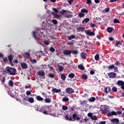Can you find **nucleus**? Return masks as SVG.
Segmentation results:
<instances>
[{
    "mask_svg": "<svg viewBox=\"0 0 124 124\" xmlns=\"http://www.w3.org/2000/svg\"><path fill=\"white\" fill-rule=\"evenodd\" d=\"M3 72H4V73H8L10 74V75H13L14 76V75H16V73H17V70L16 68H13L11 67H9V66H7L5 70H3Z\"/></svg>",
    "mask_w": 124,
    "mask_h": 124,
    "instance_id": "nucleus-1",
    "label": "nucleus"
},
{
    "mask_svg": "<svg viewBox=\"0 0 124 124\" xmlns=\"http://www.w3.org/2000/svg\"><path fill=\"white\" fill-rule=\"evenodd\" d=\"M100 111L102 112L103 114H108V113L110 112H109V109H108V108L105 107H103L102 108H101Z\"/></svg>",
    "mask_w": 124,
    "mask_h": 124,
    "instance_id": "nucleus-2",
    "label": "nucleus"
},
{
    "mask_svg": "<svg viewBox=\"0 0 124 124\" xmlns=\"http://www.w3.org/2000/svg\"><path fill=\"white\" fill-rule=\"evenodd\" d=\"M117 85L121 86V89L124 91V82L123 80H118L117 82Z\"/></svg>",
    "mask_w": 124,
    "mask_h": 124,
    "instance_id": "nucleus-3",
    "label": "nucleus"
},
{
    "mask_svg": "<svg viewBox=\"0 0 124 124\" xmlns=\"http://www.w3.org/2000/svg\"><path fill=\"white\" fill-rule=\"evenodd\" d=\"M65 92L67 93H68V94H71V93H74V90L70 87L67 88L65 89Z\"/></svg>",
    "mask_w": 124,
    "mask_h": 124,
    "instance_id": "nucleus-4",
    "label": "nucleus"
},
{
    "mask_svg": "<svg viewBox=\"0 0 124 124\" xmlns=\"http://www.w3.org/2000/svg\"><path fill=\"white\" fill-rule=\"evenodd\" d=\"M108 75L109 78L111 79H114L116 78V76H117V74L114 72H110L108 73Z\"/></svg>",
    "mask_w": 124,
    "mask_h": 124,
    "instance_id": "nucleus-5",
    "label": "nucleus"
},
{
    "mask_svg": "<svg viewBox=\"0 0 124 124\" xmlns=\"http://www.w3.org/2000/svg\"><path fill=\"white\" fill-rule=\"evenodd\" d=\"M38 74L39 76L42 77V79H45V73L44 72V71L41 70L38 72Z\"/></svg>",
    "mask_w": 124,
    "mask_h": 124,
    "instance_id": "nucleus-6",
    "label": "nucleus"
},
{
    "mask_svg": "<svg viewBox=\"0 0 124 124\" xmlns=\"http://www.w3.org/2000/svg\"><path fill=\"white\" fill-rule=\"evenodd\" d=\"M63 54L65 56H69L71 54V50L69 49H65L63 51Z\"/></svg>",
    "mask_w": 124,
    "mask_h": 124,
    "instance_id": "nucleus-7",
    "label": "nucleus"
},
{
    "mask_svg": "<svg viewBox=\"0 0 124 124\" xmlns=\"http://www.w3.org/2000/svg\"><path fill=\"white\" fill-rule=\"evenodd\" d=\"M85 32L86 34H87V35H90V36H93L94 35V32H92L90 30H86L85 31Z\"/></svg>",
    "mask_w": 124,
    "mask_h": 124,
    "instance_id": "nucleus-8",
    "label": "nucleus"
},
{
    "mask_svg": "<svg viewBox=\"0 0 124 124\" xmlns=\"http://www.w3.org/2000/svg\"><path fill=\"white\" fill-rule=\"evenodd\" d=\"M8 59L9 61V62L11 63V65L12 66H13V65H14V64H13V62H12V60H13V56H12V55L10 54L8 56Z\"/></svg>",
    "mask_w": 124,
    "mask_h": 124,
    "instance_id": "nucleus-9",
    "label": "nucleus"
},
{
    "mask_svg": "<svg viewBox=\"0 0 124 124\" xmlns=\"http://www.w3.org/2000/svg\"><path fill=\"white\" fill-rule=\"evenodd\" d=\"M65 119L66 121H74L72 120V115L71 113L70 114H67L65 116Z\"/></svg>",
    "mask_w": 124,
    "mask_h": 124,
    "instance_id": "nucleus-10",
    "label": "nucleus"
},
{
    "mask_svg": "<svg viewBox=\"0 0 124 124\" xmlns=\"http://www.w3.org/2000/svg\"><path fill=\"white\" fill-rule=\"evenodd\" d=\"M117 113L116 111H112L111 112H108V117H111L112 116H117Z\"/></svg>",
    "mask_w": 124,
    "mask_h": 124,
    "instance_id": "nucleus-11",
    "label": "nucleus"
},
{
    "mask_svg": "<svg viewBox=\"0 0 124 124\" xmlns=\"http://www.w3.org/2000/svg\"><path fill=\"white\" fill-rule=\"evenodd\" d=\"M119 45H122V42L116 40L114 46L115 47H118V48H120V46Z\"/></svg>",
    "mask_w": 124,
    "mask_h": 124,
    "instance_id": "nucleus-12",
    "label": "nucleus"
},
{
    "mask_svg": "<svg viewBox=\"0 0 124 124\" xmlns=\"http://www.w3.org/2000/svg\"><path fill=\"white\" fill-rule=\"evenodd\" d=\"M80 56H81V58L83 59L84 60H86L87 58V53L85 52H82L80 54Z\"/></svg>",
    "mask_w": 124,
    "mask_h": 124,
    "instance_id": "nucleus-13",
    "label": "nucleus"
},
{
    "mask_svg": "<svg viewBox=\"0 0 124 124\" xmlns=\"http://www.w3.org/2000/svg\"><path fill=\"white\" fill-rule=\"evenodd\" d=\"M105 93H109V92H110V91H111V88H110V86H108L107 87H106L105 88Z\"/></svg>",
    "mask_w": 124,
    "mask_h": 124,
    "instance_id": "nucleus-14",
    "label": "nucleus"
},
{
    "mask_svg": "<svg viewBox=\"0 0 124 124\" xmlns=\"http://www.w3.org/2000/svg\"><path fill=\"white\" fill-rule=\"evenodd\" d=\"M112 123H115L116 124H119V122L120 120L118 119V118H113L111 120Z\"/></svg>",
    "mask_w": 124,
    "mask_h": 124,
    "instance_id": "nucleus-15",
    "label": "nucleus"
},
{
    "mask_svg": "<svg viewBox=\"0 0 124 124\" xmlns=\"http://www.w3.org/2000/svg\"><path fill=\"white\" fill-rule=\"evenodd\" d=\"M21 67H22L23 69H27V68H28V65L26 63H21Z\"/></svg>",
    "mask_w": 124,
    "mask_h": 124,
    "instance_id": "nucleus-16",
    "label": "nucleus"
},
{
    "mask_svg": "<svg viewBox=\"0 0 124 124\" xmlns=\"http://www.w3.org/2000/svg\"><path fill=\"white\" fill-rule=\"evenodd\" d=\"M90 22V18L86 17L83 20V21H82V24H85V23H86V24H87V23Z\"/></svg>",
    "mask_w": 124,
    "mask_h": 124,
    "instance_id": "nucleus-17",
    "label": "nucleus"
},
{
    "mask_svg": "<svg viewBox=\"0 0 124 124\" xmlns=\"http://www.w3.org/2000/svg\"><path fill=\"white\" fill-rule=\"evenodd\" d=\"M8 85L10 87H13V86H14V82H13V81H12V80H9Z\"/></svg>",
    "mask_w": 124,
    "mask_h": 124,
    "instance_id": "nucleus-18",
    "label": "nucleus"
},
{
    "mask_svg": "<svg viewBox=\"0 0 124 124\" xmlns=\"http://www.w3.org/2000/svg\"><path fill=\"white\" fill-rule=\"evenodd\" d=\"M113 31H114V28L113 27H108L107 28V31H108V32H109V33L112 32Z\"/></svg>",
    "mask_w": 124,
    "mask_h": 124,
    "instance_id": "nucleus-19",
    "label": "nucleus"
},
{
    "mask_svg": "<svg viewBox=\"0 0 124 124\" xmlns=\"http://www.w3.org/2000/svg\"><path fill=\"white\" fill-rule=\"evenodd\" d=\"M24 58H26V59H29L30 57H31V55L30 53L28 52H26L24 55H23Z\"/></svg>",
    "mask_w": 124,
    "mask_h": 124,
    "instance_id": "nucleus-20",
    "label": "nucleus"
},
{
    "mask_svg": "<svg viewBox=\"0 0 124 124\" xmlns=\"http://www.w3.org/2000/svg\"><path fill=\"white\" fill-rule=\"evenodd\" d=\"M45 103H51V99L49 98H46L45 99Z\"/></svg>",
    "mask_w": 124,
    "mask_h": 124,
    "instance_id": "nucleus-21",
    "label": "nucleus"
},
{
    "mask_svg": "<svg viewBox=\"0 0 124 124\" xmlns=\"http://www.w3.org/2000/svg\"><path fill=\"white\" fill-rule=\"evenodd\" d=\"M52 92H53L54 93H61V89L58 90L56 88H53L52 90Z\"/></svg>",
    "mask_w": 124,
    "mask_h": 124,
    "instance_id": "nucleus-22",
    "label": "nucleus"
},
{
    "mask_svg": "<svg viewBox=\"0 0 124 124\" xmlns=\"http://www.w3.org/2000/svg\"><path fill=\"white\" fill-rule=\"evenodd\" d=\"M77 31H85V28L84 27H78L77 28Z\"/></svg>",
    "mask_w": 124,
    "mask_h": 124,
    "instance_id": "nucleus-23",
    "label": "nucleus"
},
{
    "mask_svg": "<svg viewBox=\"0 0 124 124\" xmlns=\"http://www.w3.org/2000/svg\"><path fill=\"white\" fill-rule=\"evenodd\" d=\"M36 98L38 101H42L43 100V98L41 97L40 95L36 96Z\"/></svg>",
    "mask_w": 124,
    "mask_h": 124,
    "instance_id": "nucleus-24",
    "label": "nucleus"
},
{
    "mask_svg": "<svg viewBox=\"0 0 124 124\" xmlns=\"http://www.w3.org/2000/svg\"><path fill=\"white\" fill-rule=\"evenodd\" d=\"M88 100L89 102H94V101H95V98H94V97H91Z\"/></svg>",
    "mask_w": 124,
    "mask_h": 124,
    "instance_id": "nucleus-25",
    "label": "nucleus"
},
{
    "mask_svg": "<svg viewBox=\"0 0 124 124\" xmlns=\"http://www.w3.org/2000/svg\"><path fill=\"white\" fill-rule=\"evenodd\" d=\"M32 36L35 39V40H37V37H36V32L35 31H33L32 32Z\"/></svg>",
    "mask_w": 124,
    "mask_h": 124,
    "instance_id": "nucleus-26",
    "label": "nucleus"
},
{
    "mask_svg": "<svg viewBox=\"0 0 124 124\" xmlns=\"http://www.w3.org/2000/svg\"><path fill=\"white\" fill-rule=\"evenodd\" d=\"M114 64H111L108 66V70H111L112 69H113V68H114Z\"/></svg>",
    "mask_w": 124,
    "mask_h": 124,
    "instance_id": "nucleus-27",
    "label": "nucleus"
},
{
    "mask_svg": "<svg viewBox=\"0 0 124 124\" xmlns=\"http://www.w3.org/2000/svg\"><path fill=\"white\" fill-rule=\"evenodd\" d=\"M28 101H29V102H30V103H33V102H34V99H33V98L30 97V98L28 99Z\"/></svg>",
    "mask_w": 124,
    "mask_h": 124,
    "instance_id": "nucleus-28",
    "label": "nucleus"
},
{
    "mask_svg": "<svg viewBox=\"0 0 124 124\" xmlns=\"http://www.w3.org/2000/svg\"><path fill=\"white\" fill-rule=\"evenodd\" d=\"M61 78L62 80H63V81H65V79H66V76L64 74H62L61 75Z\"/></svg>",
    "mask_w": 124,
    "mask_h": 124,
    "instance_id": "nucleus-29",
    "label": "nucleus"
},
{
    "mask_svg": "<svg viewBox=\"0 0 124 124\" xmlns=\"http://www.w3.org/2000/svg\"><path fill=\"white\" fill-rule=\"evenodd\" d=\"M74 38H75V35H70L68 37V40H71V39H74Z\"/></svg>",
    "mask_w": 124,
    "mask_h": 124,
    "instance_id": "nucleus-30",
    "label": "nucleus"
},
{
    "mask_svg": "<svg viewBox=\"0 0 124 124\" xmlns=\"http://www.w3.org/2000/svg\"><path fill=\"white\" fill-rule=\"evenodd\" d=\"M78 68L80 69V70H84V69H85V67H84V66H83L82 64L78 65Z\"/></svg>",
    "mask_w": 124,
    "mask_h": 124,
    "instance_id": "nucleus-31",
    "label": "nucleus"
},
{
    "mask_svg": "<svg viewBox=\"0 0 124 124\" xmlns=\"http://www.w3.org/2000/svg\"><path fill=\"white\" fill-rule=\"evenodd\" d=\"M62 101L63 102H66V101H69V99L67 97H63L62 99Z\"/></svg>",
    "mask_w": 124,
    "mask_h": 124,
    "instance_id": "nucleus-32",
    "label": "nucleus"
},
{
    "mask_svg": "<svg viewBox=\"0 0 124 124\" xmlns=\"http://www.w3.org/2000/svg\"><path fill=\"white\" fill-rule=\"evenodd\" d=\"M73 54V55H77L78 54V50H71V54Z\"/></svg>",
    "mask_w": 124,
    "mask_h": 124,
    "instance_id": "nucleus-33",
    "label": "nucleus"
},
{
    "mask_svg": "<svg viewBox=\"0 0 124 124\" xmlns=\"http://www.w3.org/2000/svg\"><path fill=\"white\" fill-rule=\"evenodd\" d=\"M113 23H114V24H120V20L117 18H114L113 19Z\"/></svg>",
    "mask_w": 124,
    "mask_h": 124,
    "instance_id": "nucleus-34",
    "label": "nucleus"
},
{
    "mask_svg": "<svg viewBox=\"0 0 124 124\" xmlns=\"http://www.w3.org/2000/svg\"><path fill=\"white\" fill-rule=\"evenodd\" d=\"M78 16L79 17V18H82L85 16V14H83L82 12L79 13Z\"/></svg>",
    "mask_w": 124,
    "mask_h": 124,
    "instance_id": "nucleus-35",
    "label": "nucleus"
},
{
    "mask_svg": "<svg viewBox=\"0 0 124 124\" xmlns=\"http://www.w3.org/2000/svg\"><path fill=\"white\" fill-rule=\"evenodd\" d=\"M91 119V120H93V121H96V120H97V117L95 115H92Z\"/></svg>",
    "mask_w": 124,
    "mask_h": 124,
    "instance_id": "nucleus-36",
    "label": "nucleus"
},
{
    "mask_svg": "<svg viewBox=\"0 0 124 124\" xmlns=\"http://www.w3.org/2000/svg\"><path fill=\"white\" fill-rule=\"evenodd\" d=\"M81 13H88V11L86 9H82L81 10Z\"/></svg>",
    "mask_w": 124,
    "mask_h": 124,
    "instance_id": "nucleus-37",
    "label": "nucleus"
},
{
    "mask_svg": "<svg viewBox=\"0 0 124 124\" xmlns=\"http://www.w3.org/2000/svg\"><path fill=\"white\" fill-rule=\"evenodd\" d=\"M74 76H75V75L73 73H71L68 75L69 78H74Z\"/></svg>",
    "mask_w": 124,
    "mask_h": 124,
    "instance_id": "nucleus-38",
    "label": "nucleus"
},
{
    "mask_svg": "<svg viewBox=\"0 0 124 124\" xmlns=\"http://www.w3.org/2000/svg\"><path fill=\"white\" fill-rule=\"evenodd\" d=\"M95 61H99V55L96 54L94 57Z\"/></svg>",
    "mask_w": 124,
    "mask_h": 124,
    "instance_id": "nucleus-39",
    "label": "nucleus"
},
{
    "mask_svg": "<svg viewBox=\"0 0 124 124\" xmlns=\"http://www.w3.org/2000/svg\"><path fill=\"white\" fill-rule=\"evenodd\" d=\"M80 105H85L87 103V101L84 100V101H80Z\"/></svg>",
    "mask_w": 124,
    "mask_h": 124,
    "instance_id": "nucleus-40",
    "label": "nucleus"
},
{
    "mask_svg": "<svg viewBox=\"0 0 124 124\" xmlns=\"http://www.w3.org/2000/svg\"><path fill=\"white\" fill-rule=\"evenodd\" d=\"M28 97H22V101L23 102H26L28 101Z\"/></svg>",
    "mask_w": 124,
    "mask_h": 124,
    "instance_id": "nucleus-41",
    "label": "nucleus"
},
{
    "mask_svg": "<svg viewBox=\"0 0 124 124\" xmlns=\"http://www.w3.org/2000/svg\"><path fill=\"white\" fill-rule=\"evenodd\" d=\"M44 43V44H45V45H46V46H48L49 45V44H50V42H49V41H47V40H45Z\"/></svg>",
    "mask_w": 124,
    "mask_h": 124,
    "instance_id": "nucleus-42",
    "label": "nucleus"
},
{
    "mask_svg": "<svg viewBox=\"0 0 124 124\" xmlns=\"http://www.w3.org/2000/svg\"><path fill=\"white\" fill-rule=\"evenodd\" d=\"M48 77L49 78H54V77H55V74H49L48 75Z\"/></svg>",
    "mask_w": 124,
    "mask_h": 124,
    "instance_id": "nucleus-43",
    "label": "nucleus"
},
{
    "mask_svg": "<svg viewBox=\"0 0 124 124\" xmlns=\"http://www.w3.org/2000/svg\"><path fill=\"white\" fill-rule=\"evenodd\" d=\"M62 110H63L64 111H65V110H67V109H68V108L66 106L63 105V106H62Z\"/></svg>",
    "mask_w": 124,
    "mask_h": 124,
    "instance_id": "nucleus-44",
    "label": "nucleus"
},
{
    "mask_svg": "<svg viewBox=\"0 0 124 124\" xmlns=\"http://www.w3.org/2000/svg\"><path fill=\"white\" fill-rule=\"evenodd\" d=\"M2 59L5 63H6L7 62H8V60H7V57H3L2 58Z\"/></svg>",
    "mask_w": 124,
    "mask_h": 124,
    "instance_id": "nucleus-45",
    "label": "nucleus"
},
{
    "mask_svg": "<svg viewBox=\"0 0 124 124\" xmlns=\"http://www.w3.org/2000/svg\"><path fill=\"white\" fill-rule=\"evenodd\" d=\"M111 90L113 91L114 93H117L118 92V89L115 87L112 88Z\"/></svg>",
    "mask_w": 124,
    "mask_h": 124,
    "instance_id": "nucleus-46",
    "label": "nucleus"
},
{
    "mask_svg": "<svg viewBox=\"0 0 124 124\" xmlns=\"http://www.w3.org/2000/svg\"><path fill=\"white\" fill-rule=\"evenodd\" d=\"M58 69L59 71L61 72L63 70V67H62V66H59L58 67Z\"/></svg>",
    "mask_w": 124,
    "mask_h": 124,
    "instance_id": "nucleus-47",
    "label": "nucleus"
},
{
    "mask_svg": "<svg viewBox=\"0 0 124 124\" xmlns=\"http://www.w3.org/2000/svg\"><path fill=\"white\" fill-rule=\"evenodd\" d=\"M72 117L74 121H75V120L76 119V118H77V114L74 113L73 114Z\"/></svg>",
    "mask_w": 124,
    "mask_h": 124,
    "instance_id": "nucleus-48",
    "label": "nucleus"
},
{
    "mask_svg": "<svg viewBox=\"0 0 124 124\" xmlns=\"http://www.w3.org/2000/svg\"><path fill=\"white\" fill-rule=\"evenodd\" d=\"M30 62L32 63H36L37 62H36V60L35 59H31Z\"/></svg>",
    "mask_w": 124,
    "mask_h": 124,
    "instance_id": "nucleus-49",
    "label": "nucleus"
},
{
    "mask_svg": "<svg viewBox=\"0 0 124 124\" xmlns=\"http://www.w3.org/2000/svg\"><path fill=\"white\" fill-rule=\"evenodd\" d=\"M52 22L53 24H54V25H57V24H58V21L56 19L52 20Z\"/></svg>",
    "mask_w": 124,
    "mask_h": 124,
    "instance_id": "nucleus-50",
    "label": "nucleus"
},
{
    "mask_svg": "<svg viewBox=\"0 0 124 124\" xmlns=\"http://www.w3.org/2000/svg\"><path fill=\"white\" fill-rule=\"evenodd\" d=\"M82 79H83V80H86L88 79V76L86 75H83L82 76Z\"/></svg>",
    "mask_w": 124,
    "mask_h": 124,
    "instance_id": "nucleus-51",
    "label": "nucleus"
},
{
    "mask_svg": "<svg viewBox=\"0 0 124 124\" xmlns=\"http://www.w3.org/2000/svg\"><path fill=\"white\" fill-rule=\"evenodd\" d=\"M109 11H110V8L109 7H107L105 9V12H106V13H108V12H109Z\"/></svg>",
    "mask_w": 124,
    "mask_h": 124,
    "instance_id": "nucleus-52",
    "label": "nucleus"
},
{
    "mask_svg": "<svg viewBox=\"0 0 124 124\" xmlns=\"http://www.w3.org/2000/svg\"><path fill=\"white\" fill-rule=\"evenodd\" d=\"M49 50L50 51V52H52V53H54V52H55V48H54V47L52 46L50 47Z\"/></svg>",
    "mask_w": 124,
    "mask_h": 124,
    "instance_id": "nucleus-53",
    "label": "nucleus"
},
{
    "mask_svg": "<svg viewBox=\"0 0 124 124\" xmlns=\"http://www.w3.org/2000/svg\"><path fill=\"white\" fill-rule=\"evenodd\" d=\"M65 17H66V18H72V17H73V16L71 15H66L65 16Z\"/></svg>",
    "mask_w": 124,
    "mask_h": 124,
    "instance_id": "nucleus-54",
    "label": "nucleus"
},
{
    "mask_svg": "<svg viewBox=\"0 0 124 124\" xmlns=\"http://www.w3.org/2000/svg\"><path fill=\"white\" fill-rule=\"evenodd\" d=\"M43 114H45V115H49V113H48V112H47L46 109L44 110L43 111Z\"/></svg>",
    "mask_w": 124,
    "mask_h": 124,
    "instance_id": "nucleus-55",
    "label": "nucleus"
},
{
    "mask_svg": "<svg viewBox=\"0 0 124 124\" xmlns=\"http://www.w3.org/2000/svg\"><path fill=\"white\" fill-rule=\"evenodd\" d=\"M88 116L90 118V119L92 118V117L93 116V113L89 112L88 113Z\"/></svg>",
    "mask_w": 124,
    "mask_h": 124,
    "instance_id": "nucleus-56",
    "label": "nucleus"
},
{
    "mask_svg": "<svg viewBox=\"0 0 124 124\" xmlns=\"http://www.w3.org/2000/svg\"><path fill=\"white\" fill-rule=\"evenodd\" d=\"M73 44H74V43L72 42H68V43L67 44V45H70V46H72V45H73Z\"/></svg>",
    "mask_w": 124,
    "mask_h": 124,
    "instance_id": "nucleus-57",
    "label": "nucleus"
},
{
    "mask_svg": "<svg viewBox=\"0 0 124 124\" xmlns=\"http://www.w3.org/2000/svg\"><path fill=\"white\" fill-rule=\"evenodd\" d=\"M90 26L91 28H94V27H95V24L93 23H91Z\"/></svg>",
    "mask_w": 124,
    "mask_h": 124,
    "instance_id": "nucleus-58",
    "label": "nucleus"
},
{
    "mask_svg": "<svg viewBox=\"0 0 124 124\" xmlns=\"http://www.w3.org/2000/svg\"><path fill=\"white\" fill-rule=\"evenodd\" d=\"M1 82H2V84H4V82H5V78L3 77L2 80H1Z\"/></svg>",
    "mask_w": 124,
    "mask_h": 124,
    "instance_id": "nucleus-59",
    "label": "nucleus"
},
{
    "mask_svg": "<svg viewBox=\"0 0 124 124\" xmlns=\"http://www.w3.org/2000/svg\"><path fill=\"white\" fill-rule=\"evenodd\" d=\"M106 124V122L105 121H101L99 123H97L96 124Z\"/></svg>",
    "mask_w": 124,
    "mask_h": 124,
    "instance_id": "nucleus-60",
    "label": "nucleus"
},
{
    "mask_svg": "<svg viewBox=\"0 0 124 124\" xmlns=\"http://www.w3.org/2000/svg\"><path fill=\"white\" fill-rule=\"evenodd\" d=\"M64 13H66V10H62V11L61 12V14H62V15H63V14H64Z\"/></svg>",
    "mask_w": 124,
    "mask_h": 124,
    "instance_id": "nucleus-61",
    "label": "nucleus"
},
{
    "mask_svg": "<svg viewBox=\"0 0 124 124\" xmlns=\"http://www.w3.org/2000/svg\"><path fill=\"white\" fill-rule=\"evenodd\" d=\"M90 73L91 75H93V74H94L95 72H94V71H93V70H91Z\"/></svg>",
    "mask_w": 124,
    "mask_h": 124,
    "instance_id": "nucleus-62",
    "label": "nucleus"
},
{
    "mask_svg": "<svg viewBox=\"0 0 124 124\" xmlns=\"http://www.w3.org/2000/svg\"><path fill=\"white\" fill-rule=\"evenodd\" d=\"M31 93V91H27L26 92V94L27 95H30Z\"/></svg>",
    "mask_w": 124,
    "mask_h": 124,
    "instance_id": "nucleus-63",
    "label": "nucleus"
},
{
    "mask_svg": "<svg viewBox=\"0 0 124 124\" xmlns=\"http://www.w3.org/2000/svg\"><path fill=\"white\" fill-rule=\"evenodd\" d=\"M113 70H114V71H115L116 72H117L118 71V67H115V66H114V67L113 68Z\"/></svg>",
    "mask_w": 124,
    "mask_h": 124,
    "instance_id": "nucleus-64",
    "label": "nucleus"
}]
</instances>
